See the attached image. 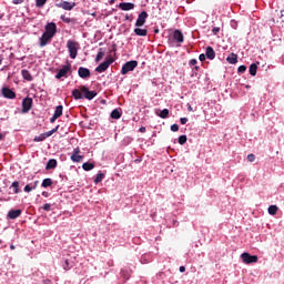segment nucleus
Here are the masks:
<instances>
[{"instance_id":"obj_1","label":"nucleus","mask_w":284,"mask_h":284,"mask_svg":"<svg viewBox=\"0 0 284 284\" xmlns=\"http://www.w3.org/2000/svg\"><path fill=\"white\" fill-rule=\"evenodd\" d=\"M168 41L170 48H181V43L185 41V37L183 36V32L181 30L175 29Z\"/></svg>"},{"instance_id":"obj_2","label":"nucleus","mask_w":284,"mask_h":284,"mask_svg":"<svg viewBox=\"0 0 284 284\" xmlns=\"http://www.w3.org/2000/svg\"><path fill=\"white\" fill-rule=\"evenodd\" d=\"M67 48L69 51L70 59H77V57L79 54V42H77L74 40H68Z\"/></svg>"},{"instance_id":"obj_3","label":"nucleus","mask_w":284,"mask_h":284,"mask_svg":"<svg viewBox=\"0 0 284 284\" xmlns=\"http://www.w3.org/2000/svg\"><path fill=\"white\" fill-rule=\"evenodd\" d=\"M139 65L136 60H131L122 65L121 74H128V72H134V69Z\"/></svg>"},{"instance_id":"obj_4","label":"nucleus","mask_w":284,"mask_h":284,"mask_svg":"<svg viewBox=\"0 0 284 284\" xmlns=\"http://www.w3.org/2000/svg\"><path fill=\"white\" fill-rule=\"evenodd\" d=\"M241 260L243 263L246 265H252V263H258V256L256 255H251L250 253L245 252L241 254Z\"/></svg>"},{"instance_id":"obj_5","label":"nucleus","mask_w":284,"mask_h":284,"mask_svg":"<svg viewBox=\"0 0 284 284\" xmlns=\"http://www.w3.org/2000/svg\"><path fill=\"white\" fill-rule=\"evenodd\" d=\"M34 101L32 100V98L27 97L22 100V114H28V112H30L32 110V105H33Z\"/></svg>"},{"instance_id":"obj_6","label":"nucleus","mask_w":284,"mask_h":284,"mask_svg":"<svg viewBox=\"0 0 284 284\" xmlns=\"http://www.w3.org/2000/svg\"><path fill=\"white\" fill-rule=\"evenodd\" d=\"M113 61H114V58H109L108 60H105L104 62L100 63L95 68V72H98L99 74L105 72V70H108V68H110V65H112Z\"/></svg>"},{"instance_id":"obj_7","label":"nucleus","mask_w":284,"mask_h":284,"mask_svg":"<svg viewBox=\"0 0 284 284\" xmlns=\"http://www.w3.org/2000/svg\"><path fill=\"white\" fill-rule=\"evenodd\" d=\"M148 17L149 14L146 11H142L141 13H139L135 21V28H143V26H145V21H148Z\"/></svg>"},{"instance_id":"obj_8","label":"nucleus","mask_w":284,"mask_h":284,"mask_svg":"<svg viewBox=\"0 0 284 284\" xmlns=\"http://www.w3.org/2000/svg\"><path fill=\"white\" fill-rule=\"evenodd\" d=\"M57 8H62V10H74L77 8V2H70V1H61L60 3H55Z\"/></svg>"},{"instance_id":"obj_9","label":"nucleus","mask_w":284,"mask_h":284,"mask_svg":"<svg viewBox=\"0 0 284 284\" xmlns=\"http://www.w3.org/2000/svg\"><path fill=\"white\" fill-rule=\"evenodd\" d=\"M70 70H72V65H70V64L63 65V67L58 71V73L55 74V79H63V77H64V78H68V72H70Z\"/></svg>"},{"instance_id":"obj_10","label":"nucleus","mask_w":284,"mask_h":284,"mask_svg":"<svg viewBox=\"0 0 284 284\" xmlns=\"http://www.w3.org/2000/svg\"><path fill=\"white\" fill-rule=\"evenodd\" d=\"M52 39H54L53 36H50V33L43 32L41 38L39 39L40 48H45V45H48V43H50V41H52Z\"/></svg>"},{"instance_id":"obj_11","label":"nucleus","mask_w":284,"mask_h":284,"mask_svg":"<svg viewBox=\"0 0 284 284\" xmlns=\"http://www.w3.org/2000/svg\"><path fill=\"white\" fill-rule=\"evenodd\" d=\"M81 92L84 93V99L88 101H92L97 97V91H90L88 90V87L83 85L81 87Z\"/></svg>"},{"instance_id":"obj_12","label":"nucleus","mask_w":284,"mask_h":284,"mask_svg":"<svg viewBox=\"0 0 284 284\" xmlns=\"http://www.w3.org/2000/svg\"><path fill=\"white\" fill-rule=\"evenodd\" d=\"M116 8H119L123 12H129V10H134V8H136V6L132 2H120L116 6Z\"/></svg>"},{"instance_id":"obj_13","label":"nucleus","mask_w":284,"mask_h":284,"mask_svg":"<svg viewBox=\"0 0 284 284\" xmlns=\"http://www.w3.org/2000/svg\"><path fill=\"white\" fill-rule=\"evenodd\" d=\"M2 97H4V99L12 100V99H17V93L12 89L4 87L2 88Z\"/></svg>"},{"instance_id":"obj_14","label":"nucleus","mask_w":284,"mask_h":284,"mask_svg":"<svg viewBox=\"0 0 284 284\" xmlns=\"http://www.w3.org/2000/svg\"><path fill=\"white\" fill-rule=\"evenodd\" d=\"M44 33L50 34L51 37H54V34H57V23L54 22L47 23Z\"/></svg>"},{"instance_id":"obj_15","label":"nucleus","mask_w":284,"mask_h":284,"mask_svg":"<svg viewBox=\"0 0 284 284\" xmlns=\"http://www.w3.org/2000/svg\"><path fill=\"white\" fill-rule=\"evenodd\" d=\"M78 74L80 77V79H90V69L85 68V67H80L78 69Z\"/></svg>"},{"instance_id":"obj_16","label":"nucleus","mask_w":284,"mask_h":284,"mask_svg":"<svg viewBox=\"0 0 284 284\" xmlns=\"http://www.w3.org/2000/svg\"><path fill=\"white\" fill-rule=\"evenodd\" d=\"M23 211L21 210H10L7 214V219H10L11 221H14L16 219H19L21 216Z\"/></svg>"},{"instance_id":"obj_17","label":"nucleus","mask_w":284,"mask_h":284,"mask_svg":"<svg viewBox=\"0 0 284 284\" xmlns=\"http://www.w3.org/2000/svg\"><path fill=\"white\" fill-rule=\"evenodd\" d=\"M205 54H206V59H209V61H214V59H216V52L214 51V48H212V47H206Z\"/></svg>"},{"instance_id":"obj_18","label":"nucleus","mask_w":284,"mask_h":284,"mask_svg":"<svg viewBox=\"0 0 284 284\" xmlns=\"http://www.w3.org/2000/svg\"><path fill=\"white\" fill-rule=\"evenodd\" d=\"M38 186H39V181L37 180L34 182L27 184L23 190L27 194H30V192H32L33 190H37Z\"/></svg>"},{"instance_id":"obj_19","label":"nucleus","mask_w":284,"mask_h":284,"mask_svg":"<svg viewBox=\"0 0 284 284\" xmlns=\"http://www.w3.org/2000/svg\"><path fill=\"white\" fill-rule=\"evenodd\" d=\"M133 32L136 37H148V29L145 28L135 27Z\"/></svg>"},{"instance_id":"obj_20","label":"nucleus","mask_w":284,"mask_h":284,"mask_svg":"<svg viewBox=\"0 0 284 284\" xmlns=\"http://www.w3.org/2000/svg\"><path fill=\"white\" fill-rule=\"evenodd\" d=\"M227 63H230L231 65H236V63H239V55L236 53H231L227 58H226Z\"/></svg>"},{"instance_id":"obj_21","label":"nucleus","mask_w":284,"mask_h":284,"mask_svg":"<svg viewBox=\"0 0 284 284\" xmlns=\"http://www.w3.org/2000/svg\"><path fill=\"white\" fill-rule=\"evenodd\" d=\"M21 74H22V78L24 79V81H29V82L34 81L32 73H30V71H28L27 69H22Z\"/></svg>"},{"instance_id":"obj_22","label":"nucleus","mask_w":284,"mask_h":284,"mask_svg":"<svg viewBox=\"0 0 284 284\" xmlns=\"http://www.w3.org/2000/svg\"><path fill=\"white\" fill-rule=\"evenodd\" d=\"M63 270H65V272L72 270V267H74V262L72 260H64V263L62 264Z\"/></svg>"},{"instance_id":"obj_23","label":"nucleus","mask_w":284,"mask_h":284,"mask_svg":"<svg viewBox=\"0 0 284 284\" xmlns=\"http://www.w3.org/2000/svg\"><path fill=\"white\" fill-rule=\"evenodd\" d=\"M57 165H58L57 160L55 159H50L47 162L45 170H54V168H57Z\"/></svg>"},{"instance_id":"obj_24","label":"nucleus","mask_w":284,"mask_h":284,"mask_svg":"<svg viewBox=\"0 0 284 284\" xmlns=\"http://www.w3.org/2000/svg\"><path fill=\"white\" fill-rule=\"evenodd\" d=\"M72 97H73V99H75V101H79V100L83 99V93L79 89H74L72 91Z\"/></svg>"},{"instance_id":"obj_25","label":"nucleus","mask_w":284,"mask_h":284,"mask_svg":"<svg viewBox=\"0 0 284 284\" xmlns=\"http://www.w3.org/2000/svg\"><path fill=\"white\" fill-rule=\"evenodd\" d=\"M82 169L84 170V172H90L91 170H94V163H92V162H84L82 164Z\"/></svg>"},{"instance_id":"obj_26","label":"nucleus","mask_w":284,"mask_h":284,"mask_svg":"<svg viewBox=\"0 0 284 284\" xmlns=\"http://www.w3.org/2000/svg\"><path fill=\"white\" fill-rule=\"evenodd\" d=\"M121 116H122L121 109H114L111 112V119L119 120V119H121Z\"/></svg>"},{"instance_id":"obj_27","label":"nucleus","mask_w":284,"mask_h":284,"mask_svg":"<svg viewBox=\"0 0 284 284\" xmlns=\"http://www.w3.org/2000/svg\"><path fill=\"white\" fill-rule=\"evenodd\" d=\"M257 70H258V65L256 63H252L248 69L251 77H256Z\"/></svg>"},{"instance_id":"obj_28","label":"nucleus","mask_w":284,"mask_h":284,"mask_svg":"<svg viewBox=\"0 0 284 284\" xmlns=\"http://www.w3.org/2000/svg\"><path fill=\"white\" fill-rule=\"evenodd\" d=\"M53 115H55L58 119H60V116H63V105H58L54 110Z\"/></svg>"},{"instance_id":"obj_29","label":"nucleus","mask_w":284,"mask_h":284,"mask_svg":"<svg viewBox=\"0 0 284 284\" xmlns=\"http://www.w3.org/2000/svg\"><path fill=\"white\" fill-rule=\"evenodd\" d=\"M103 179H105V173L99 172L94 179L95 185H99V183H101V181H103Z\"/></svg>"},{"instance_id":"obj_30","label":"nucleus","mask_w":284,"mask_h":284,"mask_svg":"<svg viewBox=\"0 0 284 284\" xmlns=\"http://www.w3.org/2000/svg\"><path fill=\"white\" fill-rule=\"evenodd\" d=\"M160 119H168L170 116V110L163 109L160 113H156Z\"/></svg>"},{"instance_id":"obj_31","label":"nucleus","mask_w":284,"mask_h":284,"mask_svg":"<svg viewBox=\"0 0 284 284\" xmlns=\"http://www.w3.org/2000/svg\"><path fill=\"white\" fill-rule=\"evenodd\" d=\"M51 185H52V179L50 178L44 179L41 183V187H51Z\"/></svg>"},{"instance_id":"obj_32","label":"nucleus","mask_w":284,"mask_h":284,"mask_svg":"<svg viewBox=\"0 0 284 284\" xmlns=\"http://www.w3.org/2000/svg\"><path fill=\"white\" fill-rule=\"evenodd\" d=\"M11 187H13V193L14 194L21 193V189H19V181L12 182Z\"/></svg>"},{"instance_id":"obj_33","label":"nucleus","mask_w":284,"mask_h":284,"mask_svg":"<svg viewBox=\"0 0 284 284\" xmlns=\"http://www.w3.org/2000/svg\"><path fill=\"white\" fill-rule=\"evenodd\" d=\"M277 212H278V206L276 205L268 206V214H271V216H274Z\"/></svg>"},{"instance_id":"obj_34","label":"nucleus","mask_w":284,"mask_h":284,"mask_svg":"<svg viewBox=\"0 0 284 284\" xmlns=\"http://www.w3.org/2000/svg\"><path fill=\"white\" fill-rule=\"evenodd\" d=\"M45 139H48L47 135H45V133H41L40 135H37V136L33 139V141H34L36 143H41V141H45Z\"/></svg>"},{"instance_id":"obj_35","label":"nucleus","mask_w":284,"mask_h":284,"mask_svg":"<svg viewBox=\"0 0 284 284\" xmlns=\"http://www.w3.org/2000/svg\"><path fill=\"white\" fill-rule=\"evenodd\" d=\"M71 161H73V163H81V161H83V155L72 154Z\"/></svg>"},{"instance_id":"obj_36","label":"nucleus","mask_w":284,"mask_h":284,"mask_svg":"<svg viewBox=\"0 0 284 284\" xmlns=\"http://www.w3.org/2000/svg\"><path fill=\"white\" fill-rule=\"evenodd\" d=\"M178 143L180 145H185V143H187V135H180L178 139Z\"/></svg>"},{"instance_id":"obj_37","label":"nucleus","mask_w":284,"mask_h":284,"mask_svg":"<svg viewBox=\"0 0 284 284\" xmlns=\"http://www.w3.org/2000/svg\"><path fill=\"white\" fill-rule=\"evenodd\" d=\"M45 3H48V0H36V8H44Z\"/></svg>"},{"instance_id":"obj_38","label":"nucleus","mask_w":284,"mask_h":284,"mask_svg":"<svg viewBox=\"0 0 284 284\" xmlns=\"http://www.w3.org/2000/svg\"><path fill=\"white\" fill-rule=\"evenodd\" d=\"M103 57H105V51H103V49H100L95 57V61L97 62L101 61V59H103Z\"/></svg>"},{"instance_id":"obj_39","label":"nucleus","mask_w":284,"mask_h":284,"mask_svg":"<svg viewBox=\"0 0 284 284\" xmlns=\"http://www.w3.org/2000/svg\"><path fill=\"white\" fill-rule=\"evenodd\" d=\"M246 70H247V67L245 64H242L239 67L237 72H239V74H244V72H246Z\"/></svg>"},{"instance_id":"obj_40","label":"nucleus","mask_w":284,"mask_h":284,"mask_svg":"<svg viewBox=\"0 0 284 284\" xmlns=\"http://www.w3.org/2000/svg\"><path fill=\"white\" fill-rule=\"evenodd\" d=\"M60 19H61V21H63V23H72V19L65 17L64 14H62V16L60 17Z\"/></svg>"},{"instance_id":"obj_41","label":"nucleus","mask_w":284,"mask_h":284,"mask_svg":"<svg viewBox=\"0 0 284 284\" xmlns=\"http://www.w3.org/2000/svg\"><path fill=\"white\" fill-rule=\"evenodd\" d=\"M230 26L231 28H233V30H237L239 28V22L236 20H231L230 21Z\"/></svg>"},{"instance_id":"obj_42","label":"nucleus","mask_w":284,"mask_h":284,"mask_svg":"<svg viewBox=\"0 0 284 284\" xmlns=\"http://www.w3.org/2000/svg\"><path fill=\"white\" fill-rule=\"evenodd\" d=\"M42 210H44V212H50V211L52 210V204L45 203V204L42 206Z\"/></svg>"},{"instance_id":"obj_43","label":"nucleus","mask_w":284,"mask_h":284,"mask_svg":"<svg viewBox=\"0 0 284 284\" xmlns=\"http://www.w3.org/2000/svg\"><path fill=\"white\" fill-rule=\"evenodd\" d=\"M247 161H248L250 163H254V161H256V155H254L253 153L248 154V155H247Z\"/></svg>"},{"instance_id":"obj_44","label":"nucleus","mask_w":284,"mask_h":284,"mask_svg":"<svg viewBox=\"0 0 284 284\" xmlns=\"http://www.w3.org/2000/svg\"><path fill=\"white\" fill-rule=\"evenodd\" d=\"M196 63H199V61L196 60V59H191L190 61H189V65L192 68H194L195 65H196Z\"/></svg>"},{"instance_id":"obj_45","label":"nucleus","mask_w":284,"mask_h":284,"mask_svg":"<svg viewBox=\"0 0 284 284\" xmlns=\"http://www.w3.org/2000/svg\"><path fill=\"white\" fill-rule=\"evenodd\" d=\"M171 132H179V124H172Z\"/></svg>"},{"instance_id":"obj_46","label":"nucleus","mask_w":284,"mask_h":284,"mask_svg":"<svg viewBox=\"0 0 284 284\" xmlns=\"http://www.w3.org/2000/svg\"><path fill=\"white\" fill-rule=\"evenodd\" d=\"M212 32H213L214 36H216V34H219V32H221V28L220 27H214L212 29Z\"/></svg>"},{"instance_id":"obj_47","label":"nucleus","mask_w":284,"mask_h":284,"mask_svg":"<svg viewBox=\"0 0 284 284\" xmlns=\"http://www.w3.org/2000/svg\"><path fill=\"white\" fill-rule=\"evenodd\" d=\"M200 61H205L207 59V55L205 53H202L199 55Z\"/></svg>"},{"instance_id":"obj_48","label":"nucleus","mask_w":284,"mask_h":284,"mask_svg":"<svg viewBox=\"0 0 284 284\" xmlns=\"http://www.w3.org/2000/svg\"><path fill=\"white\" fill-rule=\"evenodd\" d=\"M133 19H134V16H130V14H125V21H133Z\"/></svg>"},{"instance_id":"obj_49","label":"nucleus","mask_w":284,"mask_h":284,"mask_svg":"<svg viewBox=\"0 0 284 284\" xmlns=\"http://www.w3.org/2000/svg\"><path fill=\"white\" fill-rule=\"evenodd\" d=\"M47 139H49V136H52V134H54V131L50 130L48 132H44Z\"/></svg>"},{"instance_id":"obj_50","label":"nucleus","mask_w":284,"mask_h":284,"mask_svg":"<svg viewBox=\"0 0 284 284\" xmlns=\"http://www.w3.org/2000/svg\"><path fill=\"white\" fill-rule=\"evenodd\" d=\"M180 123H181L182 125H185V123H187V118H181V119H180Z\"/></svg>"},{"instance_id":"obj_51","label":"nucleus","mask_w":284,"mask_h":284,"mask_svg":"<svg viewBox=\"0 0 284 284\" xmlns=\"http://www.w3.org/2000/svg\"><path fill=\"white\" fill-rule=\"evenodd\" d=\"M12 3L14 6H19V4L23 3V0H12Z\"/></svg>"},{"instance_id":"obj_52","label":"nucleus","mask_w":284,"mask_h":284,"mask_svg":"<svg viewBox=\"0 0 284 284\" xmlns=\"http://www.w3.org/2000/svg\"><path fill=\"white\" fill-rule=\"evenodd\" d=\"M187 111L189 112H194V109L192 108V104L187 103L186 104Z\"/></svg>"},{"instance_id":"obj_53","label":"nucleus","mask_w":284,"mask_h":284,"mask_svg":"<svg viewBox=\"0 0 284 284\" xmlns=\"http://www.w3.org/2000/svg\"><path fill=\"white\" fill-rule=\"evenodd\" d=\"M57 119H59V118H57V115H52L50 118V123H54L57 121Z\"/></svg>"},{"instance_id":"obj_54","label":"nucleus","mask_w":284,"mask_h":284,"mask_svg":"<svg viewBox=\"0 0 284 284\" xmlns=\"http://www.w3.org/2000/svg\"><path fill=\"white\" fill-rule=\"evenodd\" d=\"M139 132H141L142 134L145 133V132H146L145 126H141V128L139 129Z\"/></svg>"},{"instance_id":"obj_55","label":"nucleus","mask_w":284,"mask_h":284,"mask_svg":"<svg viewBox=\"0 0 284 284\" xmlns=\"http://www.w3.org/2000/svg\"><path fill=\"white\" fill-rule=\"evenodd\" d=\"M79 152H81V150H80L79 148H75V149L73 150V154H75V155H79Z\"/></svg>"},{"instance_id":"obj_56","label":"nucleus","mask_w":284,"mask_h":284,"mask_svg":"<svg viewBox=\"0 0 284 284\" xmlns=\"http://www.w3.org/2000/svg\"><path fill=\"white\" fill-rule=\"evenodd\" d=\"M42 196H44V199H48V196H50V193H48L47 191H43Z\"/></svg>"},{"instance_id":"obj_57","label":"nucleus","mask_w":284,"mask_h":284,"mask_svg":"<svg viewBox=\"0 0 284 284\" xmlns=\"http://www.w3.org/2000/svg\"><path fill=\"white\" fill-rule=\"evenodd\" d=\"M124 141H125L126 143H132V138L126 136V138L124 139Z\"/></svg>"},{"instance_id":"obj_58","label":"nucleus","mask_w":284,"mask_h":284,"mask_svg":"<svg viewBox=\"0 0 284 284\" xmlns=\"http://www.w3.org/2000/svg\"><path fill=\"white\" fill-rule=\"evenodd\" d=\"M140 263H142V264L148 263V261H145V256H142V257L140 258Z\"/></svg>"},{"instance_id":"obj_59","label":"nucleus","mask_w":284,"mask_h":284,"mask_svg":"<svg viewBox=\"0 0 284 284\" xmlns=\"http://www.w3.org/2000/svg\"><path fill=\"white\" fill-rule=\"evenodd\" d=\"M51 132H53V134H54L55 132H59V125H57L55 128H53V129L51 130Z\"/></svg>"},{"instance_id":"obj_60","label":"nucleus","mask_w":284,"mask_h":284,"mask_svg":"<svg viewBox=\"0 0 284 284\" xmlns=\"http://www.w3.org/2000/svg\"><path fill=\"white\" fill-rule=\"evenodd\" d=\"M199 70H201V68L195 64V67H193V71L199 72Z\"/></svg>"},{"instance_id":"obj_61","label":"nucleus","mask_w":284,"mask_h":284,"mask_svg":"<svg viewBox=\"0 0 284 284\" xmlns=\"http://www.w3.org/2000/svg\"><path fill=\"white\" fill-rule=\"evenodd\" d=\"M196 74H199V73L192 69V74H191V77H196Z\"/></svg>"},{"instance_id":"obj_62","label":"nucleus","mask_w":284,"mask_h":284,"mask_svg":"<svg viewBox=\"0 0 284 284\" xmlns=\"http://www.w3.org/2000/svg\"><path fill=\"white\" fill-rule=\"evenodd\" d=\"M180 272L181 273L185 272V266H180Z\"/></svg>"},{"instance_id":"obj_63","label":"nucleus","mask_w":284,"mask_h":284,"mask_svg":"<svg viewBox=\"0 0 284 284\" xmlns=\"http://www.w3.org/2000/svg\"><path fill=\"white\" fill-rule=\"evenodd\" d=\"M10 250H16L14 244H11V245H10Z\"/></svg>"},{"instance_id":"obj_64","label":"nucleus","mask_w":284,"mask_h":284,"mask_svg":"<svg viewBox=\"0 0 284 284\" xmlns=\"http://www.w3.org/2000/svg\"><path fill=\"white\" fill-rule=\"evenodd\" d=\"M114 1H116V0H109L110 6H112V3H114Z\"/></svg>"}]
</instances>
